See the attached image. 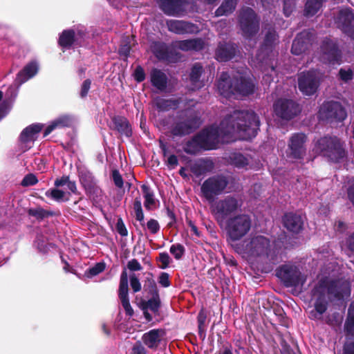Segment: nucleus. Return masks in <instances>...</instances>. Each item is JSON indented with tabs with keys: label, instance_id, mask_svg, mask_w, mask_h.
I'll return each instance as SVG.
<instances>
[{
	"label": "nucleus",
	"instance_id": "nucleus-2",
	"mask_svg": "<svg viewBox=\"0 0 354 354\" xmlns=\"http://www.w3.org/2000/svg\"><path fill=\"white\" fill-rule=\"evenodd\" d=\"M234 250L250 263H276V255L271 250L270 241L262 235H255L240 243H231Z\"/></svg>",
	"mask_w": 354,
	"mask_h": 354
},
{
	"label": "nucleus",
	"instance_id": "nucleus-33",
	"mask_svg": "<svg viewBox=\"0 0 354 354\" xmlns=\"http://www.w3.org/2000/svg\"><path fill=\"white\" fill-rule=\"evenodd\" d=\"M212 168V162L201 160L192 165L191 171L195 176L198 177L209 171Z\"/></svg>",
	"mask_w": 354,
	"mask_h": 354
},
{
	"label": "nucleus",
	"instance_id": "nucleus-43",
	"mask_svg": "<svg viewBox=\"0 0 354 354\" xmlns=\"http://www.w3.org/2000/svg\"><path fill=\"white\" fill-rule=\"evenodd\" d=\"M80 180L81 184L87 190H91L94 187V178L88 172H82L80 176Z\"/></svg>",
	"mask_w": 354,
	"mask_h": 354
},
{
	"label": "nucleus",
	"instance_id": "nucleus-56",
	"mask_svg": "<svg viewBox=\"0 0 354 354\" xmlns=\"http://www.w3.org/2000/svg\"><path fill=\"white\" fill-rule=\"evenodd\" d=\"M127 268L131 271H139L142 269L140 263L135 259H131L128 262Z\"/></svg>",
	"mask_w": 354,
	"mask_h": 354
},
{
	"label": "nucleus",
	"instance_id": "nucleus-10",
	"mask_svg": "<svg viewBox=\"0 0 354 354\" xmlns=\"http://www.w3.org/2000/svg\"><path fill=\"white\" fill-rule=\"evenodd\" d=\"M346 116V111L341 104L337 102H325L319 111V119L330 122L343 121Z\"/></svg>",
	"mask_w": 354,
	"mask_h": 354
},
{
	"label": "nucleus",
	"instance_id": "nucleus-8",
	"mask_svg": "<svg viewBox=\"0 0 354 354\" xmlns=\"http://www.w3.org/2000/svg\"><path fill=\"white\" fill-rule=\"evenodd\" d=\"M228 184L223 176H215L205 180L201 185V192L208 202L214 201V197L221 194Z\"/></svg>",
	"mask_w": 354,
	"mask_h": 354
},
{
	"label": "nucleus",
	"instance_id": "nucleus-59",
	"mask_svg": "<svg viewBox=\"0 0 354 354\" xmlns=\"http://www.w3.org/2000/svg\"><path fill=\"white\" fill-rule=\"evenodd\" d=\"M158 282L162 286L165 288L169 286L170 281L169 279V274L165 272L161 273L158 279Z\"/></svg>",
	"mask_w": 354,
	"mask_h": 354
},
{
	"label": "nucleus",
	"instance_id": "nucleus-29",
	"mask_svg": "<svg viewBox=\"0 0 354 354\" xmlns=\"http://www.w3.org/2000/svg\"><path fill=\"white\" fill-rule=\"evenodd\" d=\"M174 46L182 50H199L204 48L205 42L201 39H187L176 41Z\"/></svg>",
	"mask_w": 354,
	"mask_h": 354
},
{
	"label": "nucleus",
	"instance_id": "nucleus-7",
	"mask_svg": "<svg viewBox=\"0 0 354 354\" xmlns=\"http://www.w3.org/2000/svg\"><path fill=\"white\" fill-rule=\"evenodd\" d=\"M252 221L247 214H239L230 218L227 222L226 230L232 243L245 236L250 230Z\"/></svg>",
	"mask_w": 354,
	"mask_h": 354
},
{
	"label": "nucleus",
	"instance_id": "nucleus-32",
	"mask_svg": "<svg viewBox=\"0 0 354 354\" xmlns=\"http://www.w3.org/2000/svg\"><path fill=\"white\" fill-rule=\"evenodd\" d=\"M141 189L145 198L144 206L145 209L148 211L155 209L156 202L153 192L146 185H142Z\"/></svg>",
	"mask_w": 354,
	"mask_h": 354
},
{
	"label": "nucleus",
	"instance_id": "nucleus-9",
	"mask_svg": "<svg viewBox=\"0 0 354 354\" xmlns=\"http://www.w3.org/2000/svg\"><path fill=\"white\" fill-rule=\"evenodd\" d=\"M277 276L287 287H301L306 280L299 269L294 266L284 265L277 271Z\"/></svg>",
	"mask_w": 354,
	"mask_h": 354
},
{
	"label": "nucleus",
	"instance_id": "nucleus-20",
	"mask_svg": "<svg viewBox=\"0 0 354 354\" xmlns=\"http://www.w3.org/2000/svg\"><path fill=\"white\" fill-rule=\"evenodd\" d=\"M41 124H34L28 126L23 130L20 135V141L24 145V151L32 147L34 141L37 138L39 133L42 129Z\"/></svg>",
	"mask_w": 354,
	"mask_h": 354
},
{
	"label": "nucleus",
	"instance_id": "nucleus-17",
	"mask_svg": "<svg viewBox=\"0 0 354 354\" xmlns=\"http://www.w3.org/2000/svg\"><path fill=\"white\" fill-rule=\"evenodd\" d=\"M275 114L284 120H290L299 111L298 104L290 100L280 99L274 104Z\"/></svg>",
	"mask_w": 354,
	"mask_h": 354
},
{
	"label": "nucleus",
	"instance_id": "nucleus-26",
	"mask_svg": "<svg viewBox=\"0 0 354 354\" xmlns=\"http://www.w3.org/2000/svg\"><path fill=\"white\" fill-rule=\"evenodd\" d=\"M283 222L284 227L294 233L299 232L303 227L301 217L292 213L286 214L283 218Z\"/></svg>",
	"mask_w": 354,
	"mask_h": 354
},
{
	"label": "nucleus",
	"instance_id": "nucleus-16",
	"mask_svg": "<svg viewBox=\"0 0 354 354\" xmlns=\"http://www.w3.org/2000/svg\"><path fill=\"white\" fill-rule=\"evenodd\" d=\"M278 44V37L274 30H269L266 35L261 48L257 55V60L259 64L267 63L271 56H274L273 50Z\"/></svg>",
	"mask_w": 354,
	"mask_h": 354
},
{
	"label": "nucleus",
	"instance_id": "nucleus-39",
	"mask_svg": "<svg viewBox=\"0 0 354 354\" xmlns=\"http://www.w3.org/2000/svg\"><path fill=\"white\" fill-rule=\"evenodd\" d=\"M324 0H307L304 14L307 17L313 16L320 9Z\"/></svg>",
	"mask_w": 354,
	"mask_h": 354
},
{
	"label": "nucleus",
	"instance_id": "nucleus-13",
	"mask_svg": "<svg viewBox=\"0 0 354 354\" xmlns=\"http://www.w3.org/2000/svg\"><path fill=\"white\" fill-rule=\"evenodd\" d=\"M335 24L345 35L354 40V12L349 8H342L335 12Z\"/></svg>",
	"mask_w": 354,
	"mask_h": 354
},
{
	"label": "nucleus",
	"instance_id": "nucleus-55",
	"mask_svg": "<svg viewBox=\"0 0 354 354\" xmlns=\"http://www.w3.org/2000/svg\"><path fill=\"white\" fill-rule=\"evenodd\" d=\"M116 229L118 232L122 236H126L128 234V231L121 218L118 220L116 224Z\"/></svg>",
	"mask_w": 354,
	"mask_h": 354
},
{
	"label": "nucleus",
	"instance_id": "nucleus-41",
	"mask_svg": "<svg viewBox=\"0 0 354 354\" xmlns=\"http://www.w3.org/2000/svg\"><path fill=\"white\" fill-rule=\"evenodd\" d=\"M231 162L235 167L239 168H243L249 165L250 157L245 156L241 153H234L231 157Z\"/></svg>",
	"mask_w": 354,
	"mask_h": 354
},
{
	"label": "nucleus",
	"instance_id": "nucleus-48",
	"mask_svg": "<svg viewBox=\"0 0 354 354\" xmlns=\"http://www.w3.org/2000/svg\"><path fill=\"white\" fill-rule=\"evenodd\" d=\"M170 252L176 259H180L185 252V248L181 244H174L170 248Z\"/></svg>",
	"mask_w": 354,
	"mask_h": 354
},
{
	"label": "nucleus",
	"instance_id": "nucleus-36",
	"mask_svg": "<svg viewBox=\"0 0 354 354\" xmlns=\"http://www.w3.org/2000/svg\"><path fill=\"white\" fill-rule=\"evenodd\" d=\"M45 195L57 202L67 201L71 196L69 192L59 189H49L46 192Z\"/></svg>",
	"mask_w": 354,
	"mask_h": 354
},
{
	"label": "nucleus",
	"instance_id": "nucleus-44",
	"mask_svg": "<svg viewBox=\"0 0 354 354\" xmlns=\"http://www.w3.org/2000/svg\"><path fill=\"white\" fill-rule=\"evenodd\" d=\"M203 72V67L199 64H196L192 68L190 73V80L194 84H196L198 82L199 77ZM200 87L201 84L196 85Z\"/></svg>",
	"mask_w": 354,
	"mask_h": 354
},
{
	"label": "nucleus",
	"instance_id": "nucleus-14",
	"mask_svg": "<svg viewBox=\"0 0 354 354\" xmlns=\"http://www.w3.org/2000/svg\"><path fill=\"white\" fill-rule=\"evenodd\" d=\"M319 84V73L317 71L301 73L298 77L299 90L305 95L314 94Z\"/></svg>",
	"mask_w": 354,
	"mask_h": 354
},
{
	"label": "nucleus",
	"instance_id": "nucleus-28",
	"mask_svg": "<svg viewBox=\"0 0 354 354\" xmlns=\"http://www.w3.org/2000/svg\"><path fill=\"white\" fill-rule=\"evenodd\" d=\"M152 51L158 59L166 60L169 62H175L172 57L170 48L161 42H154L151 46Z\"/></svg>",
	"mask_w": 354,
	"mask_h": 354
},
{
	"label": "nucleus",
	"instance_id": "nucleus-52",
	"mask_svg": "<svg viewBox=\"0 0 354 354\" xmlns=\"http://www.w3.org/2000/svg\"><path fill=\"white\" fill-rule=\"evenodd\" d=\"M37 183L36 176L33 174H28L25 176L21 182L23 186H31L34 185Z\"/></svg>",
	"mask_w": 354,
	"mask_h": 354
},
{
	"label": "nucleus",
	"instance_id": "nucleus-1",
	"mask_svg": "<svg viewBox=\"0 0 354 354\" xmlns=\"http://www.w3.org/2000/svg\"><path fill=\"white\" fill-rule=\"evenodd\" d=\"M259 125V117L254 112L234 111L223 119L219 127L206 128L189 141L185 147V151L195 154L201 148L216 149L220 142L250 139L256 136Z\"/></svg>",
	"mask_w": 354,
	"mask_h": 354
},
{
	"label": "nucleus",
	"instance_id": "nucleus-47",
	"mask_svg": "<svg viewBox=\"0 0 354 354\" xmlns=\"http://www.w3.org/2000/svg\"><path fill=\"white\" fill-rule=\"evenodd\" d=\"M146 229L151 234H156L160 231V227L158 221L151 218L146 223Z\"/></svg>",
	"mask_w": 354,
	"mask_h": 354
},
{
	"label": "nucleus",
	"instance_id": "nucleus-51",
	"mask_svg": "<svg viewBox=\"0 0 354 354\" xmlns=\"http://www.w3.org/2000/svg\"><path fill=\"white\" fill-rule=\"evenodd\" d=\"M339 74L341 80H342L344 82L351 80L353 76V71L350 68H341L339 72Z\"/></svg>",
	"mask_w": 354,
	"mask_h": 354
},
{
	"label": "nucleus",
	"instance_id": "nucleus-57",
	"mask_svg": "<svg viewBox=\"0 0 354 354\" xmlns=\"http://www.w3.org/2000/svg\"><path fill=\"white\" fill-rule=\"evenodd\" d=\"M112 176L115 185L118 187L122 188L123 187V180L120 173L117 170H114Z\"/></svg>",
	"mask_w": 354,
	"mask_h": 354
},
{
	"label": "nucleus",
	"instance_id": "nucleus-22",
	"mask_svg": "<svg viewBox=\"0 0 354 354\" xmlns=\"http://www.w3.org/2000/svg\"><path fill=\"white\" fill-rule=\"evenodd\" d=\"M167 25L169 31L176 34L194 33L198 28L194 24L180 20H169Z\"/></svg>",
	"mask_w": 354,
	"mask_h": 354
},
{
	"label": "nucleus",
	"instance_id": "nucleus-62",
	"mask_svg": "<svg viewBox=\"0 0 354 354\" xmlns=\"http://www.w3.org/2000/svg\"><path fill=\"white\" fill-rule=\"evenodd\" d=\"M178 163V158L175 155H170L167 158V164L172 168L177 166Z\"/></svg>",
	"mask_w": 354,
	"mask_h": 354
},
{
	"label": "nucleus",
	"instance_id": "nucleus-21",
	"mask_svg": "<svg viewBox=\"0 0 354 354\" xmlns=\"http://www.w3.org/2000/svg\"><path fill=\"white\" fill-rule=\"evenodd\" d=\"M119 297L126 313L131 316L133 313V310L130 305L128 297V275L125 270L122 272L120 276Z\"/></svg>",
	"mask_w": 354,
	"mask_h": 354
},
{
	"label": "nucleus",
	"instance_id": "nucleus-24",
	"mask_svg": "<svg viewBox=\"0 0 354 354\" xmlns=\"http://www.w3.org/2000/svg\"><path fill=\"white\" fill-rule=\"evenodd\" d=\"M236 53V46L230 43H220L216 48L215 56L219 62L230 59Z\"/></svg>",
	"mask_w": 354,
	"mask_h": 354
},
{
	"label": "nucleus",
	"instance_id": "nucleus-25",
	"mask_svg": "<svg viewBox=\"0 0 354 354\" xmlns=\"http://www.w3.org/2000/svg\"><path fill=\"white\" fill-rule=\"evenodd\" d=\"M165 332L162 329H153L145 333L142 337L144 344L150 348H156L160 344Z\"/></svg>",
	"mask_w": 354,
	"mask_h": 354
},
{
	"label": "nucleus",
	"instance_id": "nucleus-42",
	"mask_svg": "<svg viewBox=\"0 0 354 354\" xmlns=\"http://www.w3.org/2000/svg\"><path fill=\"white\" fill-rule=\"evenodd\" d=\"M133 209L135 212L136 219L138 221L142 226L145 225V216L142 208L141 199L136 197L133 204Z\"/></svg>",
	"mask_w": 354,
	"mask_h": 354
},
{
	"label": "nucleus",
	"instance_id": "nucleus-12",
	"mask_svg": "<svg viewBox=\"0 0 354 354\" xmlns=\"http://www.w3.org/2000/svg\"><path fill=\"white\" fill-rule=\"evenodd\" d=\"M186 118L180 119L171 129V133L174 136H184L195 131L201 124V118L197 115H193L189 112H186Z\"/></svg>",
	"mask_w": 354,
	"mask_h": 354
},
{
	"label": "nucleus",
	"instance_id": "nucleus-49",
	"mask_svg": "<svg viewBox=\"0 0 354 354\" xmlns=\"http://www.w3.org/2000/svg\"><path fill=\"white\" fill-rule=\"evenodd\" d=\"M159 261L160 263V268L165 269L169 266L171 258L167 253L162 252L159 254Z\"/></svg>",
	"mask_w": 354,
	"mask_h": 354
},
{
	"label": "nucleus",
	"instance_id": "nucleus-61",
	"mask_svg": "<svg viewBox=\"0 0 354 354\" xmlns=\"http://www.w3.org/2000/svg\"><path fill=\"white\" fill-rule=\"evenodd\" d=\"M69 177L68 176H63L59 179H57L55 181V185L57 187H63L66 186L68 182L69 181Z\"/></svg>",
	"mask_w": 354,
	"mask_h": 354
},
{
	"label": "nucleus",
	"instance_id": "nucleus-54",
	"mask_svg": "<svg viewBox=\"0 0 354 354\" xmlns=\"http://www.w3.org/2000/svg\"><path fill=\"white\" fill-rule=\"evenodd\" d=\"M283 13L286 17H289L294 8V2L291 0H283Z\"/></svg>",
	"mask_w": 354,
	"mask_h": 354
},
{
	"label": "nucleus",
	"instance_id": "nucleus-19",
	"mask_svg": "<svg viewBox=\"0 0 354 354\" xmlns=\"http://www.w3.org/2000/svg\"><path fill=\"white\" fill-rule=\"evenodd\" d=\"M160 7L167 15L181 16L185 12L186 0H159Z\"/></svg>",
	"mask_w": 354,
	"mask_h": 354
},
{
	"label": "nucleus",
	"instance_id": "nucleus-40",
	"mask_svg": "<svg viewBox=\"0 0 354 354\" xmlns=\"http://www.w3.org/2000/svg\"><path fill=\"white\" fill-rule=\"evenodd\" d=\"M238 0H226L223 4L216 10V16H222L228 15L233 12L235 9L236 4Z\"/></svg>",
	"mask_w": 354,
	"mask_h": 354
},
{
	"label": "nucleus",
	"instance_id": "nucleus-60",
	"mask_svg": "<svg viewBox=\"0 0 354 354\" xmlns=\"http://www.w3.org/2000/svg\"><path fill=\"white\" fill-rule=\"evenodd\" d=\"M131 354H147V353L145 348L138 343L133 346Z\"/></svg>",
	"mask_w": 354,
	"mask_h": 354
},
{
	"label": "nucleus",
	"instance_id": "nucleus-18",
	"mask_svg": "<svg viewBox=\"0 0 354 354\" xmlns=\"http://www.w3.org/2000/svg\"><path fill=\"white\" fill-rule=\"evenodd\" d=\"M322 55L321 59L330 64H340L342 62L341 53L336 44L332 40L326 39L323 41L321 46Z\"/></svg>",
	"mask_w": 354,
	"mask_h": 354
},
{
	"label": "nucleus",
	"instance_id": "nucleus-4",
	"mask_svg": "<svg viewBox=\"0 0 354 354\" xmlns=\"http://www.w3.org/2000/svg\"><path fill=\"white\" fill-rule=\"evenodd\" d=\"M218 92L226 98L240 99L254 91V84L250 79L238 73L232 79L227 73H222L217 84Z\"/></svg>",
	"mask_w": 354,
	"mask_h": 354
},
{
	"label": "nucleus",
	"instance_id": "nucleus-27",
	"mask_svg": "<svg viewBox=\"0 0 354 354\" xmlns=\"http://www.w3.org/2000/svg\"><path fill=\"white\" fill-rule=\"evenodd\" d=\"M151 83L153 86L159 91H164L167 86L168 78L167 75L160 69L153 68L150 73Z\"/></svg>",
	"mask_w": 354,
	"mask_h": 354
},
{
	"label": "nucleus",
	"instance_id": "nucleus-50",
	"mask_svg": "<svg viewBox=\"0 0 354 354\" xmlns=\"http://www.w3.org/2000/svg\"><path fill=\"white\" fill-rule=\"evenodd\" d=\"M130 284L134 292H137L141 290V283L135 274L130 276Z\"/></svg>",
	"mask_w": 354,
	"mask_h": 354
},
{
	"label": "nucleus",
	"instance_id": "nucleus-58",
	"mask_svg": "<svg viewBox=\"0 0 354 354\" xmlns=\"http://www.w3.org/2000/svg\"><path fill=\"white\" fill-rule=\"evenodd\" d=\"M91 82L90 80H86L83 82L82 87H81V91H80V95L82 97H84L86 96L90 87H91Z\"/></svg>",
	"mask_w": 354,
	"mask_h": 354
},
{
	"label": "nucleus",
	"instance_id": "nucleus-31",
	"mask_svg": "<svg viewBox=\"0 0 354 354\" xmlns=\"http://www.w3.org/2000/svg\"><path fill=\"white\" fill-rule=\"evenodd\" d=\"M82 37V34L78 32L75 34L73 30H64L59 37V44L62 47H70L71 45L77 43L78 37Z\"/></svg>",
	"mask_w": 354,
	"mask_h": 354
},
{
	"label": "nucleus",
	"instance_id": "nucleus-34",
	"mask_svg": "<svg viewBox=\"0 0 354 354\" xmlns=\"http://www.w3.org/2000/svg\"><path fill=\"white\" fill-rule=\"evenodd\" d=\"M115 128L122 135L129 137L131 136V128L125 118L118 117L113 119Z\"/></svg>",
	"mask_w": 354,
	"mask_h": 354
},
{
	"label": "nucleus",
	"instance_id": "nucleus-15",
	"mask_svg": "<svg viewBox=\"0 0 354 354\" xmlns=\"http://www.w3.org/2000/svg\"><path fill=\"white\" fill-rule=\"evenodd\" d=\"M306 142L307 137L304 133H298L292 135L288 142V156L297 160L303 159L306 153Z\"/></svg>",
	"mask_w": 354,
	"mask_h": 354
},
{
	"label": "nucleus",
	"instance_id": "nucleus-64",
	"mask_svg": "<svg viewBox=\"0 0 354 354\" xmlns=\"http://www.w3.org/2000/svg\"><path fill=\"white\" fill-rule=\"evenodd\" d=\"M346 243L348 249L354 253V233L348 237Z\"/></svg>",
	"mask_w": 354,
	"mask_h": 354
},
{
	"label": "nucleus",
	"instance_id": "nucleus-37",
	"mask_svg": "<svg viewBox=\"0 0 354 354\" xmlns=\"http://www.w3.org/2000/svg\"><path fill=\"white\" fill-rule=\"evenodd\" d=\"M152 292H153V296L152 298L149 299L145 304V309H149L151 311L156 313L158 310V308L160 307V301L159 299V295L157 291V288L156 286V284L153 283L152 285Z\"/></svg>",
	"mask_w": 354,
	"mask_h": 354
},
{
	"label": "nucleus",
	"instance_id": "nucleus-53",
	"mask_svg": "<svg viewBox=\"0 0 354 354\" xmlns=\"http://www.w3.org/2000/svg\"><path fill=\"white\" fill-rule=\"evenodd\" d=\"M133 75L135 80L138 82H141L145 79V71L140 66L136 67Z\"/></svg>",
	"mask_w": 354,
	"mask_h": 354
},
{
	"label": "nucleus",
	"instance_id": "nucleus-6",
	"mask_svg": "<svg viewBox=\"0 0 354 354\" xmlns=\"http://www.w3.org/2000/svg\"><path fill=\"white\" fill-rule=\"evenodd\" d=\"M242 205L241 198L228 196L214 203L211 211L216 221L222 224L227 217L240 209Z\"/></svg>",
	"mask_w": 354,
	"mask_h": 354
},
{
	"label": "nucleus",
	"instance_id": "nucleus-11",
	"mask_svg": "<svg viewBox=\"0 0 354 354\" xmlns=\"http://www.w3.org/2000/svg\"><path fill=\"white\" fill-rule=\"evenodd\" d=\"M239 21L243 35L246 39L252 38L258 32L259 20L252 9H243L240 13Z\"/></svg>",
	"mask_w": 354,
	"mask_h": 354
},
{
	"label": "nucleus",
	"instance_id": "nucleus-45",
	"mask_svg": "<svg viewBox=\"0 0 354 354\" xmlns=\"http://www.w3.org/2000/svg\"><path fill=\"white\" fill-rule=\"evenodd\" d=\"M28 213L30 216L39 220H41L44 218L53 214L52 213L46 211L41 207L30 208L28 210Z\"/></svg>",
	"mask_w": 354,
	"mask_h": 354
},
{
	"label": "nucleus",
	"instance_id": "nucleus-5",
	"mask_svg": "<svg viewBox=\"0 0 354 354\" xmlns=\"http://www.w3.org/2000/svg\"><path fill=\"white\" fill-rule=\"evenodd\" d=\"M313 150L334 162H339L346 157L343 142L335 136L321 138L315 143Z\"/></svg>",
	"mask_w": 354,
	"mask_h": 354
},
{
	"label": "nucleus",
	"instance_id": "nucleus-3",
	"mask_svg": "<svg viewBox=\"0 0 354 354\" xmlns=\"http://www.w3.org/2000/svg\"><path fill=\"white\" fill-rule=\"evenodd\" d=\"M326 294L337 299L348 298L351 295V283L348 280L332 281L328 277L319 279L314 290V295H319V297L315 303V310L310 312L311 319H320L326 310Z\"/></svg>",
	"mask_w": 354,
	"mask_h": 354
},
{
	"label": "nucleus",
	"instance_id": "nucleus-63",
	"mask_svg": "<svg viewBox=\"0 0 354 354\" xmlns=\"http://www.w3.org/2000/svg\"><path fill=\"white\" fill-rule=\"evenodd\" d=\"M130 52V46L128 44H124L120 46L119 53L120 55L127 56Z\"/></svg>",
	"mask_w": 354,
	"mask_h": 354
},
{
	"label": "nucleus",
	"instance_id": "nucleus-30",
	"mask_svg": "<svg viewBox=\"0 0 354 354\" xmlns=\"http://www.w3.org/2000/svg\"><path fill=\"white\" fill-rule=\"evenodd\" d=\"M38 64L36 62H30L18 73L16 82L19 84H23L28 79L35 75L38 72Z\"/></svg>",
	"mask_w": 354,
	"mask_h": 354
},
{
	"label": "nucleus",
	"instance_id": "nucleus-35",
	"mask_svg": "<svg viewBox=\"0 0 354 354\" xmlns=\"http://www.w3.org/2000/svg\"><path fill=\"white\" fill-rule=\"evenodd\" d=\"M71 124V120L68 117L63 116L53 120L45 129L44 136L50 134L54 129L68 127Z\"/></svg>",
	"mask_w": 354,
	"mask_h": 354
},
{
	"label": "nucleus",
	"instance_id": "nucleus-23",
	"mask_svg": "<svg viewBox=\"0 0 354 354\" xmlns=\"http://www.w3.org/2000/svg\"><path fill=\"white\" fill-rule=\"evenodd\" d=\"M310 41V32L303 31L299 33L295 39L292 46V53L299 55L305 51L307 48L308 44Z\"/></svg>",
	"mask_w": 354,
	"mask_h": 354
},
{
	"label": "nucleus",
	"instance_id": "nucleus-46",
	"mask_svg": "<svg viewBox=\"0 0 354 354\" xmlns=\"http://www.w3.org/2000/svg\"><path fill=\"white\" fill-rule=\"evenodd\" d=\"M105 269V264L104 263H97L93 267L89 268L86 272L85 275L87 277H93L103 272Z\"/></svg>",
	"mask_w": 354,
	"mask_h": 354
},
{
	"label": "nucleus",
	"instance_id": "nucleus-38",
	"mask_svg": "<svg viewBox=\"0 0 354 354\" xmlns=\"http://www.w3.org/2000/svg\"><path fill=\"white\" fill-rule=\"evenodd\" d=\"M155 104L160 111H168L171 109H176L178 106V101L176 100H168L158 97L155 100Z\"/></svg>",
	"mask_w": 354,
	"mask_h": 354
}]
</instances>
